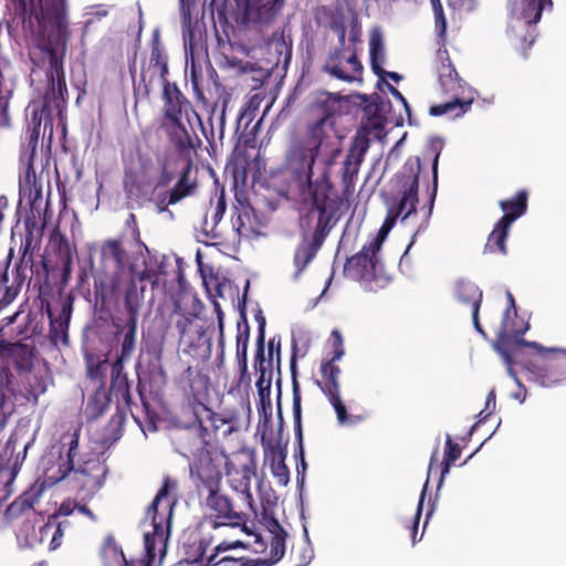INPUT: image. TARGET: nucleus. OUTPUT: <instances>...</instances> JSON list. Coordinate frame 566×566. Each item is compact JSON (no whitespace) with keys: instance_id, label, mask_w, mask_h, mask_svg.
Instances as JSON below:
<instances>
[{"instance_id":"obj_51","label":"nucleus","mask_w":566,"mask_h":566,"mask_svg":"<svg viewBox=\"0 0 566 566\" xmlns=\"http://www.w3.org/2000/svg\"><path fill=\"white\" fill-rule=\"evenodd\" d=\"M495 390L492 389L486 397L485 410H489V413L485 417H488L495 409Z\"/></svg>"},{"instance_id":"obj_50","label":"nucleus","mask_w":566,"mask_h":566,"mask_svg":"<svg viewBox=\"0 0 566 566\" xmlns=\"http://www.w3.org/2000/svg\"><path fill=\"white\" fill-rule=\"evenodd\" d=\"M293 413L295 421L300 424L301 421V397L296 390H294L293 397Z\"/></svg>"},{"instance_id":"obj_8","label":"nucleus","mask_w":566,"mask_h":566,"mask_svg":"<svg viewBox=\"0 0 566 566\" xmlns=\"http://www.w3.org/2000/svg\"><path fill=\"white\" fill-rule=\"evenodd\" d=\"M38 22L36 44L56 65L55 46L67 36L66 0H29Z\"/></svg>"},{"instance_id":"obj_32","label":"nucleus","mask_w":566,"mask_h":566,"mask_svg":"<svg viewBox=\"0 0 566 566\" xmlns=\"http://www.w3.org/2000/svg\"><path fill=\"white\" fill-rule=\"evenodd\" d=\"M193 415L196 420L202 424V416L203 413L209 418L214 429H220L222 424H229V428L224 431V433H230L233 430L232 423L235 421V417L230 415L226 416L222 413H213L205 403L198 401L192 406Z\"/></svg>"},{"instance_id":"obj_56","label":"nucleus","mask_w":566,"mask_h":566,"mask_svg":"<svg viewBox=\"0 0 566 566\" xmlns=\"http://www.w3.org/2000/svg\"><path fill=\"white\" fill-rule=\"evenodd\" d=\"M74 509H77L76 512L81 513V514H84V515H87L91 520H95V516L93 515V513L91 512L90 509H87L85 505H74Z\"/></svg>"},{"instance_id":"obj_19","label":"nucleus","mask_w":566,"mask_h":566,"mask_svg":"<svg viewBox=\"0 0 566 566\" xmlns=\"http://www.w3.org/2000/svg\"><path fill=\"white\" fill-rule=\"evenodd\" d=\"M34 441L35 433L23 444L21 451H18L15 454H13L17 448L18 436L14 434L11 437L7 442L2 454L0 455V472L2 474L8 472L9 476L14 479L18 475L23 462L25 461L29 448L34 443Z\"/></svg>"},{"instance_id":"obj_62","label":"nucleus","mask_w":566,"mask_h":566,"mask_svg":"<svg viewBox=\"0 0 566 566\" xmlns=\"http://www.w3.org/2000/svg\"><path fill=\"white\" fill-rule=\"evenodd\" d=\"M343 354H344L343 349H337V350L335 352V354H334L333 360H338V359H340V358H342V356H343Z\"/></svg>"},{"instance_id":"obj_18","label":"nucleus","mask_w":566,"mask_h":566,"mask_svg":"<svg viewBox=\"0 0 566 566\" xmlns=\"http://www.w3.org/2000/svg\"><path fill=\"white\" fill-rule=\"evenodd\" d=\"M264 448V464L269 465L272 476L281 486L290 482V471L285 464L286 450L272 441L262 442Z\"/></svg>"},{"instance_id":"obj_30","label":"nucleus","mask_w":566,"mask_h":566,"mask_svg":"<svg viewBox=\"0 0 566 566\" xmlns=\"http://www.w3.org/2000/svg\"><path fill=\"white\" fill-rule=\"evenodd\" d=\"M40 135L36 133L25 132L24 144L21 151V160L25 165V185H31L35 180V172L33 169V159L36 154L38 143Z\"/></svg>"},{"instance_id":"obj_28","label":"nucleus","mask_w":566,"mask_h":566,"mask_svg":"<svg viewBox=\"0 0 566 566\" xmlns=\"http://www.w3.org/2000/svg\"><path fill=\"white\" fill-rule=\"evenodd\" d=\"M514 222V217H502L494 226L493 231L488 238L485 250L494 253L500 252L506 254L505 241L509 235L510 228Z\"/></svg>"},{"instance_id":"obj_4","label":"nucleus","mask_w":566,"mask_h":566,"mask_svg":"<svg viewBox=\"0 0 566 566\" xmlns=\"http://www.w3.org/2000/svg\"><path fill=\"white\" fill-rule=\"evenodd\" d=\"M177 483L169 478L165 479L163 488L158 491L151 505L148 507L142 523L144 533L145 560L128 563L122 549L114 543H107L102 552L105 566H150L166 554L167 541L170 535L172 510L176 504L175 495Z\"/></svg>"},{"instance_id":"obj_29","label":"nucleus","mask_w":566,"mask_h":566,"mask_svg":"<svg viewBox=\"0 0 566 566\" xmlns=\"http://www.w3.org/2000/svg\"><path fill=\"white\" fill-rule=\"evenodd\" d=\"M367 149L363 144H352V147L344 160L342 179L346 187H349L359 171V167L364 160Z\"/></svg>"},{"instance_id":"obj_47","label":"nucleus","mask_w":566,"mask_h":566,"mask_svg":"<svg viewBox=\"0 0 566 566\" xmlns=\"http://www.w3.org/2000/svg\"><path fill=\"white\" fill-rule=\"evenodd\" d=\"M427 488H428V480L426 481V483L423 485V489H422V492H421V496H420V500H419V503H418V506H417V513H416V516H415L413 532H412V542L413 543H416V535H417V530H418V523H419V518H420V515H421V511H422V505H423V500H424V496H426Z\"/></svg>"},{"instance_id":"obj_5","label":"nucleus","mask_w":566,"mask_h":566,"mask_svg":"<svg viewBox=\"0 0 566 566\" xmlns=\"http://www.w3.org/2000/svg\"><path fill=\"white\" fill-rule=\"evenodd\" d=\"M272 528L269 531V541L271 543L270 558H259L256 560L223 556L220 559L218 555L228 549L244 547L253 551L254 553H263L266 549L264 537L251 531L248 526L240 528L247 539H234L231 542L223 541L214 547V554L207 555L206 547L199 545V554L193 558V562L205 564L207 566H272L279 562L285 553V532L281 528L276 521L271 524Z\"/></svg>"},{"instance_id":"obj_13","label":"nucleus","mask_w":566,"mask_h":566,"mask_svg":"<svg viewBox=\"0 0 566 566\" xmlns=\"http://www.w3.org/2000/svg\"><path fill=\"white\" fill-rule=\"evenodd\" d=\"M511 20L509 28L512 32L525 30L536 24L543 10L552 9V0H509Z\"/></svg>"},{"instance_id":"obj_54","label":"nucleus","mask_w":566,"mask_h":566,"mask_svg":"<svg viewBox=\"0 0 566 566\" xmlns=\"http://www.w3.org/2000/svg\"><path fill=\"white\" fill-rule=\"evenodd\" d=\"M55 76L57 78L59 91L62 94V90H66V84H65V81L63 78H61V72L57 69H55V75L54 74L52 75V82H54Z\"/></svg>"},{"instance_id":"obj_42","label":"nucleus","mask_w":566,"mask_h":566,"mask_svg":"<svg viewBox=\"0 0 566 566\" xmlns=\"http://www.w3.org/2000/svg\"><path fill=\"white\" fill-rule=\"evenodd\" d=\"M255 319L259 324V335H258V352H256V359H260V365L262 366V364L264 363V358H263V355H264V349H263V344H264V329H265V318L264 316L260 313L255 316Z\"/></svg>"},{"instance_id":"obj_37","label":"nucleus","mask_w":566,"mask_h":566,"mask_svg":"<svg viewBox=\"0 0 566 566\" xmlns=\"http://www.w3.org/2000/svg\"><path fill=\"white\" fill-rule=\"evenodd\" d=\"M248 343H249V327L245 324L243 328L238 327L237 335V358L241 365L242 370L247 369L248 359Z\"/></svg>"},{"instance_id":"obj_35","label":"nucleus","mask_w":566,"mask_h":566,"mask_svg":"<svg viewBox=\"0 0 566 566\" xmlns=\"http://www.w3.org/2000/svg\"><path fill=\"white\" fill-rule=\"evenodd\" d=\"M461 455V449L458 443H453L450 436H447L444 458L442 462L441 478L439 486L442 484L444 476L449 473L452 463Z\"/></svg>"},{"instance_id":"obj_58","label":"nucleus","mask_w":566,"mask_h":566,"mask_svg":"<svg viewBox=\"0 0 566 566\" xmlns=\"http://www.w3.org/2000/svg\"><path fill=\"white\" fill-rule=\"evenodd\" d=\"M520 388L521 390L518 392L513 394L512 397L518 400L520 402H524L526 399V389L523 385Z\"/></svg>"},{"instance_id":"obj_25","label":"nucleus","mask_w":566,"mask_h":566,"mask_svg":"<svg viewBox=\"0 0 566 566\" xmlns=\"http://www.w3.org/2000/svg\"><path fill=\"white\" fill-rule=\"evenodd\" d=\"M369 60L373 72L382 76L384 65L386 63V50L384 35L379 28H373L369 32Z\"/></svg>"},{"instance_id":"obj_55","label":"nucleus","mask_w":566,"mask_h":566,"mask_svg":"<svg viewBox=\"0 0 566 566\" xmlns=\"http://www.w3.org/2000/svg\"><path fill=\"white\" fill-rule=\"evenodd\" d=\"M256 385H258V388H259V395L261 397V400L264 401L265 395L268 397L270 395V384H268V386L264 388L262 386V380H259Z\"/></svg>"},{"instance_id":"obj_33","label":"nucleus","mask_w":566,"mask_h":566,"mask_svg":"<svg viewBox=\"0 0 566 566\" xmlns=\"http://www.w3.org/2000/svg\"><path fill=\"white\" fill-rule=\"evenodd\" d=\"M501 209L504 211L503 217H514V221L522 217L527 208V195L525 191H520L514 198L502 200L500 202Z\"/></svg>"},{"instance_id":"obj_6","label":"nucleus","mask_w":566,"mask_h":566,"mask_svg":"<svg viewBox=\"0 0 566 566\" xmlns=\"http://www.w3.org/2000/svg\"><path fill=\"white\" fill-rule=\"evenodd\" d=\"M190 472L196 480L206 515L210 518L222 520V522H213V527L241 528L247 526L245 514L233 511L230 500L219 492L221 474L218 470L200 465L197 469L191 468Z\"/></svg>"},{"instance_id":"obj_59","label":"nucleus","mask_w":566,"mask_h":566,"mask_svg":"<svg viewBox=\"0 0 566 566\" xmlns=\"http://www.w3.org/2000/svg\"><path fill=\"white\" fill-rule=\"evenodd\" d=\"M135 188H136L135 182H133V181L132 182H128V181L125 182V191H126L128 198H132L135 195Z\"/></svg>"},{"instance_id":"obj_38","label":"nucleus","mask_w":566,"mask_h":566,"mask_svg":"<svg viewBox=\"0 0 566 566\" xmlns=\"http://www.w3.org/2000/svg\"><path fill=\"white\" fill-rule=\"evenodd\" d=\"M197 0H180V13L182 19V35L185 41L187 38L192 39V19L191 10L195 8Z\"/></svg>"},{"instance_id":"obj_20","label":"nucleus","mask_w":566,"mask_h":566,"mask_svg":"<svg viewBox=\"0 0 566 566\" xmlns=\"http://www.w3.org/2000/svg\"><path fill=\"white\" fill-rule=\"evenodd\" d=\"M530 379L542 387H554L566 380V366L559 359H554L547 367L528 364Z\"/></svg>"},{"instance_id":"obj_31","label":"nucleus","mask_w":566,"mask_h":566,"mask_svg":"<svg viewBox=\"0 0 566 566\" xmlns=\"http://www.w3.org/2000/svg\"><path fill=\"white\" fill-rule=\"evenodd\" d=\"M507 298V308L504 313L501 326V335H513V336H522L524 335L528 328V323H521L520 325L515 324L512 319V314L516 316L515 301L511 292H506Z\"/></svg>"},{"instance_id":"obj_63","label":"nucleus","mask_w":566,"mask_h":566,"mask_svg":"<svg viewBox=\"0 0 566 566\" xmlns=\"http://www.w3.org/2000/svg\"><path fill=\"white\" fill-rule=\"evenodd\" d=\"M436 454H437V451H434V453L431 457V461H430V465H429V472H428L429 475L431 474V471H432L433 461L436 460Z\"/></svg>"},{"instance_id":"obj_1","label":"nucleus","mask_w":566,"mask_h":566,"mask_svg":"<svg viewBox=\"0 0 566 566\" xmlns=\"http://www.w3.org/2000/svg\"><path fill=\"white\" fill-rule=\"evenodd\" d=\"M337 153L327 140H317L314 136L305 145L297 144L291 151L287 193L303 203H311L307 219L316 220L311 239L304 237L294 253V279L297 280L304 269L315 258L321 248L331 219L334 201L331 199L332 185L327 180L326 165Z\"/></svg>"},{"instance_id":"obj_16","label":"nucleus","mask_w":566,"mask_h":566,"mask_svg":"<svg viewBox=\"0 0 566 566\" xmlns=\"http://www.w3.org/2000/svg\"><path fill=\"white\" fill-rule=\"evenodd\" d=\"M165 124H175L184 122H192V118H198L197 113L193 111L191 104L178 91L176 86L170 87L169 84L165 85Z\"/></svg>"},{"instance_id":"obj_10","label":"nucleus","mask_w":566,"mask_h":566,"mask_svg":"<svg viewBox=\"0 0 566 566\" xmlns=\"http://www.w3.org/2000/svg\"><path fill=\"white\" fill-rule=\"evenodd\" d=\"M439 83L446 93H451L453 99L430 107L431 116L451 115L459 117L467 113L475 97V91L467 87L458 77L454 67L448 63L442 64L439 70Z\"/></svg>"},{"instance_id":"obj_3","label":"nucleus","mask_w":566,"mask_h":566,"mask_svg":"<svg viewBox=\"0 0 566 566\" xmlns=\"http://www.w3.org/2000/svg\"><path fill=\"white\" fill-rule=\"evenodd\" d=\"M80 432V424L69 426L43 457V484L51 486L69 479L84 496H92L103 486L107 467L98 455L77 458Z\"/></svg>"},{"instance_id":"obj_23","label":"nucleus","mask_w":566,"mask_h":566,"mask_svg":"<svg viewBox=\"0 0 566 566\" xmlns=\"http://www.w3.org/2000/svg\"><path fill=\"white\" fill-rule=\"evenodd\" d=\"M386 119L382 115L374 114L367 116L363 122L353 143L358 145L363 144L364 148L368 150L369 144L373 139H381L386 135Z\"/></svg>"},{"instance_id":"obj_61","label":"nucleus","mask_w":566,"mask_h":566,"mask_svg":"<svg viewBox=\"0 0 566 566\" xmlns=\"http://www.w3.org/2000/svg\"><path fill=\"white\" fill-rule=\"evenodd\" d=\"M213 305H214V311H216V313L218 315V318H219V321H221V318H222L221 307H220V305L217 302H214Z\"/></svg>"},{"instance_id":"obj_60","label":"nucleus","mask_w":566,"mask_h":566,"mask_svg":"<svg viewBox=\"0 0 566 566\" xmlns=\"http://www.w3.org/2000/svg\"><path fill=\"white\" fill-rule=\"evenodd\" d=\"M53 531V526L52 525H43L41 528H40V532L42 535H49L51 532Z\"/></svg>"},{"instance_id":"obj_36","label":"nucleus","mask_w":566,"mask_h":566,"mask_svg":"<svg viewBox=\"0 0 566 566\" xmlns=\"http://www.w3.org/2000/svg\"><path fill=\"white\" fill-rule=\"evenodd\" d=\"M27 117H28V128L25 132L28 133H36V135L41 134V123L43 116L46 114L45 107L31 103L27 108Z\"/></svg>"},{"instance_id":"obj_27","label":"nucleus","mask_w":566,"mask_h":566,"mask_svg":"<svg viewBox=\"0 0 566 566\" xmlns=\"http://www.w3.org/2000/svg\"><path fill=\"white\" fill-rule=\"evenodd\" d=\"M180 384L188 389L193 398V403L198 402L201 396L207 391L209 379L200 370L188 366L179 378Z\"/></svg>"},{"instance_id":"obj_24","label":"nucleus","mask_w":566,"mask_h":566,"mask_svg":"<svg viewBox=\"0 0 566 566\" xmlns=\"http://www.w3.org/2000/svg\"><path fill=\"white\" fill-rule=\"evenodd\" d=\"M72 312L73 301L71 297H67L61 303L57 314H55L52 310H48V315L50 318V332L54 339H61L64 343L67 342V331Z\"/></svg>"},{"instance_id":"obj_53","label":"nucleus","mask_w":566,"mask_h":566,"mask_svg":"<svg viewBox=\"0 0 566 566\" xmlns=\"http://www.w3.org/2000/svg\"><path fill=\"white\" fill-rule=\"evenodd\" d=\"M74 505H77L76 503H73V502H64L62 503V505L60 506V514L62 515H71L73 513H75L77 511V509H74Z\"/></svg>"},{"instance_id":"obj_44","label":"nucleus","mask_w":566,"mask_h":566,"mask_svg":"<svg viewBox=\"0 0 566 566\" xmlns=\"http://www.w3.org/2000/svg\"><path fill=\"white\" fill-rule=\"evenodd\" d=\"M438 159H439V154H436L434 159H433V164H432V172H433V184H434V187H433L432 193L430 195V198H429V207H428V209L422 210V214H423L424 221H427L429 219L430 214H431L433 202H434V197H436V192H437Z\"/></svg>"},{"instance_id":"obj_43","label":"nucleus","mask_w":566,"mask_h":566,"mask_svg":"<svg viewBox=\"0 0 566 566\" xmlns=\"http://www.w3.org/2000/svg\"><path fill=\"white\" fill-rule=\"evenodd\" d=\"M108 13L105 6L97 4V6H90L85 8V15L88 17V19L85 22V28L87 29L90 24L94 22V19H102L106 17Z\"/></svg>"},{"instance_id":"obj_41","label":"nucleus","mask_w":566,"mask_h":566,"mask_svg":"<svg viewBox=\"0 0 566 566\" xmlns=\"http://www.w3.org/2000/svg\"><path fill=\"white\" fill-rule=\"evenodd\" d=\"M262 102L263 97L260 94H253L250 96L241 109L240 117L251 122L255 117Z\"/></svg>"},{"instance_id":"obj_40","label":"nucleus","mask_w":566,"mask_h":566,"mask_svg":"<svg viewBox=\"0 0 566 566\" xmlns=\"http://www.w3.org/2000/svg\"><path fill=\"white\" fill-rule=\"evenodd\" d=\"M335 25L344 27L346 29V46L354 48L356 50V46L360 42V38H361L360 23L356 19H353L347 25L334 23L333 28Z\"/></svg>"},{"instance_id":"obj_22","label":"nucleus","mask_w":566,"mask_h":566,"mask_svg":"<svg viewBox=\"0 0 566 566\" xmlns=\"http://www.w3.org/2000/svg\"><path fill=\"white\" fill-rule=\"evenodd\" d=\"M179 175L178 182L170 191L158 192L155 190L153 201L158 212H168L169 205H175L191 193L193 185L188 179L189 174L179 172ZM169 214L172 216L170 211Z\"/></svg>"},{"instance_id":"obj_49","label":"nucleus","mask_w":566,"mask_h":566,"mask_svg":"<svg viewBox=\"0 0 566 566\" xmlns=\"http://www.w3.org/2000/svg\"><path fill=\"white\" fill-rule=\"evenodd\" d=\"M388 90H389L390 94H391V95H392L397 101H399V102L403 105V107H405V109H406V112H407L408 116L410 117V107H409V104H408L407 99L403 97V95H402V94H401V93H400L396 87H394V86H392V85H390V84H388Z\"/></svg>"},{"instance_id":"obj_14","label":"nucleus","mask_w":566,"mask_h":566,"mask_svg":"<svg viewBox=\"0 0 566 566\" xmlns=\"http://www.w3.org/2000/svg\"><path fill=\"white\" fill-rule=\"evenodd\" d=\"M321 371L323 377L326 379V384L323 388L329 403L333 406L335 413L337 416V422L339 426H353L360 421L359 417L349 416L347 413L346 406L343 403L340 395H339V386H338V375L339 368L333 364V361H328L322 365Z\"/></svg>"},{"instance_id":"obj_9","label":"nucleus","mask_w":566,"mask_h":566,"mask_svg":"<svg viewBox=\"0 0 566 566\" xmlns=\"http://www.w3.org/2000/svg\"><path fill=\"white\" fill-rule=\"evenodd\" d=\"M342 103V98L337 94L328 93V92H317L313 97V107L319 112L323 116L318 120L308 124L304 132L296 136L290 144V147L286 151L285 159V169L287 177H290V163L289 158L292 149L297 144L305 145L307 140L313 138L314 136L318 139L322 138L323 142L327 140L328 144L337 149V153L333 156V160L331 164L326 165L327 180H329V169L335 164L336 159L339 157L342 153L340 140L339 137L335 134L333 129V123L329 119V116L338 112Z\"/></svg>"},{"instance_id":"obj_46","label":"nucleus","mask_w":566,"mask_h":566,"mask_svg":"<svg viewBox=\"0 0 566 566\" xmlns=\"http://www.w3.org/2000/svg\"><path fill=\"white\" fill-rule=\"evenodd\" d=\"M449 6L459 11H472L478 0H448Z\"/></svg>"},{"instance_id":"obj_21","label":"nucleus","mask_w":566,"mask_h":566,"mask_svg":"<svg viewBox=\"0 0 566 566\" xmlns=\"http://www.w3.org/2000/svg\"><path fill=\"white\" fill-rule=\"evenodd\" d=\"M454 295L461 303L471 305L473 325L482 336L486 337L479 322V311L482 302V292L479 286L472 282L459 280L455 283Z\"/></svg>"},{"instance_id":"obj_57","label":"nucleus","mask_w":566,"mask_h":566,"mask_svg":"<svg viewBox=\"0 0 566 566\" xmlns=\"http://www.w3.org/2000/svg\"><path fill=\"white\" fill-rule=\"evenodd\" d=\"M380 78H385V77H388L395 82H399L402 77L400 74L396 73V72H387L384 70L382 72V76H379Z\"/></svg>"},{"instance_id":"obj_11","label":"nucleus","mask_w":566,"mask_h":566,"mask_svg":"<svg viewBox=\"0 0 566 566\" xmlns=\"http://www.w3.org/2000/svg\"><path fill=\"white\" fill-rule=\"evenodd\" d=\"M165 128L171 143L178 148L179 155L176 159V169L170 168L168 163L163 165L158 182L161 186L168 185L177 171L189 174L192 165L191 154L195 149L193 137L196 136L191 122L165 124Z\"/></svg>"},{"instance_id":"obj_7","label":"nucleus","mask_w":566,"mask_h":566,"mask_svg":"<svg viewBox=\"0 0 566 566\" xmlns=\"http://www.w3.org/2000/svg\"><path fill=\"white\" fill-rule=\"evenodd\" d=\"M148 248L140 241L135 244V250L130 256L127 255L126 250L122 247L118 240H107L101 247V260L103 268L107 271L114 268L116 277L112 282V291L116 292L119 289L122 277L129 272V281L126 291L135 284V280L145 281L151 279L156 271L151 265L148 256Z\"/></svg>"},{"instance_id":"obj_12","label":"nucleus","mask_w":566,"mask_h":566,"mask_svg":"<svg viewBox=\"0 0 566 566\" xmlns=\"http://www.w3.org/2000/svg\"><path fill=\"white\" fill-rule=\"evenodd\" d=\"M334 30L337 33L339 46L329 53L324 70L345 82H361L363 65L357 59L355 49L346 46V29L335 25Z\"/></svg>"},{"instance_id":"obj_17","label":"nucleus","mask_w":566,"mask_h":566,"mask_svg":"<svg viewBox=\"0 0 566 566\" xmlns=\"http://www.w3.org/2000/svg\"><path fill=\"white\" fill-rule=\"evenodd\" d=\"M229 483L232 490L241 494L248 510L256 514L254 499L251 492V480L256 475V464L251 457L249 462L242 464L240 470H228Z\"/></svg>"},{"instance_id":"obj_64","label":"nucleus","mask_w":566,"mask_h":566,"mask_svg":"<svg viewBox=\"0 0 566 566\" xmlns=\"http://www.w3.org/2000/svg\"><path fill=\"white\" fill-rule=\"evenodd\" d=\"M333 336H334L338 342H340V334H339L337 331H334V332H333Z\"/></svg>"},{"instance_id":"obj_2","label":"nucleus","mask_w":566,"mask_h":566,"mask_svg":"<svg viewBox=\"0 0 566 566\" xmlns=\"http://www.w3.org/2000/svg\"><path fill=\"white\" fill-rule=\"evenodd\" d=\"M420 160L409 159L392 180V190L387 198V218L378 232L370 235L361 250L347 259L344 274L361 283L366 290L384 289L389 277L380 259V250L389 231L398 219L402 221L417 214Z\"/></svg>"},{"instance_id":"obj_52","label":"nucleus","mask_w":566,"mask_h":566,"mask_svg":"<svg viewBox=\"0 0 566 566\" xmlns=\"http://www.w3.org/2000/svg\"><path fill=\"white\" fill-rule=\"evenodd\" d=\"M62 535H63V533H62L60 526L54 528L53 534H52V539H51V543H50V548L51 549H55L60 545V541H61Z\"/></svg>"},{"instance_id":"obj_34","label":"nucleus","mask_w":566,"mask_h":566,"mask_svg":"<svg viewBox=\"0 0 566 566\" xmlns=\"http://www.w3.org/2000/svg\"><path fill=\"white\" fill-rule=\"evenodd\" d=\"M269 50L277 55L276 64L283 60L287 64L292 56V43L283 34H273L268 43Z\"/></svg>"},{"instance_id":"obj_48","label":"nucleus","mask_w":566,"mask_h":566,"mask_svg":"<svg viewBox=\"0 0 566 566\" xmlns=\"http://www.w3.org/2000/svg\"><path fill=\"white\" fill-rule=\"evenodd\" d=\"M499 352L502 355L505 364L507 365V373H509V375L514 379V381L516 382V385L518 387H522L521 380L518 379V377L516 376L515 371L513 370V367H512L513 360H512L510 354L504 352V350H500V349H499Z\"/></svg>"},{"instance_id":"obj_15","label":"nucleus","mask_w":566,"mask_h":566,"mask_svg":"<svg viewBox=\"0 0 566 566\" xmlns=\"http://www.w3.org/2000/svg\"><path fill=\"white\" fill-rule=\"evenodd\" d=\"M143 292L144 290L140 289V291L137 290V287L132 284V286L125 291V308L129 315V322H128V331L125 333L122 342V348H120V357L118 359V363H120L124 359H127L135 349V336H136V328H137V315L140 307V302L143 298Z\"/></svg>"},{"instance_id":"obj_39","label":"nucleus","mask_w":566,"mask_h":566,"mask_svg":"<svg viewBox=\"0 0 566 566\" xmlns=\"http://www.w3.org/2000/svg\"><path fill=\"white\" fill-rule=\"evenodd\" d=\"M227 203L224 199L223 191L218 196L216 207L213 209V213L211 216V220L208 217L205 218L203 229L205 231H213L216 226L222 220L226 212Z\"/></svg>"},{"instance_id":"obj_26","label":"nucleus","mask_w":566,"mask_h":566,"mask_svg":"<svg viewBox=\"0 0 566 566\" xmlns=\"http://www.w3.org/2000/svg\"><path fill=\"white\" fill-rule=\"evenodd\" d=\"M44 486H46V484H43V481L40 484H35L28 493H24L23 496L14 500L6 509L3 512V521L7 526H9L14 520L21 517L24 513L30 512L33 504L31 497L33 494L39 495Z\"/></svg>"},{"instance_id":"obj_45","label":"nucleus","mask_w":566,"mask_h":566,"mask_svg":"<svg viewBox=\"0 0 566 566\" xmlns=\"http://www.w3.org/2000/svg\"><path fill=\"white\" fill-rule=\"evenodd\" d=\"M516 343L520 344V345H523L525 347L533 348V349L537 350L541 354H544V353H562V354L566 355V349H560V348H556V347L546 348V347L542 346L541 344H538L536 342H530V340H525V339H517Z\"/></svg>"}]
</instances>
